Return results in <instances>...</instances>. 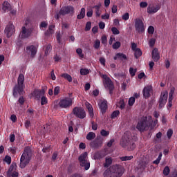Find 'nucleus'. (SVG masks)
<instances>
[{"label":"nucleus","mask_w":177,"mask_h":177,"mask_svg":"<svg viewBox=\"0 0 177 177\" xmlns=\"http://www.w3.org/2000/svg\"><path fill=\"white\" fill-rule=\"evenodd\" d=\"M98 106L102 113H106V111L107 110V100H101L98 103Z\"/></svg>","instance_id":"nucleus-19"},{"label":"nucleus","mask_w":177,"mask_h":177,"mask_svg":"<svg viewBox=\"0 0 177 177\" xmlns=\"http://www.w3.org/2000/svg\"><path fill=\"white\" fill-rule=\"evenodd\" d=\"M113 59L114 60H127L128 58L127 57V55L124 53H118L115 54Z\"/></svg>","instance_id":"nucleus-23"},{"label":"nucleus","mask_w":177,"mask_h":177,"mask_svg":"<svg viewBox=\"0 0 177 177\" xmlns=\"http://www.w3.org/2000/svg\"><path fill=\"white\" fill-rule=\"evenodd\" d=\"M135 104V97H131L129 100V106H133Z\"/></svg>","instance_id":"nucleus-50"},{"label":"nucleus","mask_w":177,"mask_h":177,"mask_svg":"<svg viewBox=\"0 0 177 177\" xmlns=\"http://www.w3.org/2000/svg\"><path fill=\"white\" fill-rule=\"evenodd\" d=\"M62 78H64L65 80H67L68 82H73V77L71 75L67 74V73H64L62 75Z\"/></svg>","instance_id":"nucleus-32"},{"label":"nucleus","mask_w":177,"mask_h":177,"mask_svg":"<svg viewBox=\"0 0 177 177\" xmlns=\"http://www.w3.org/2000/svg\"><path fill=\"white\" fill-rule=\"evenodd\" d=\"M168 100V91H163L161 93L160 101H159V107L161 109L165 106L167 100Z\"/></svg>","instance_id":"nucleus-16"},{"label":"nucleus","mask_w":177,"mask_h":177,"mask_svg":"<svg viewBox=\"0 0 177 177\" xmlns=\"http://www.w3.org/2000/svg\"><path fill=\"white\" fill-rule=\"evenodd\" d=\"M160 9H161V5L160 4H149L147 7V13L154 15V13H157Z\"/></svg>","instance_id":"nucleus-14"},{"label":"nucleus","mask_w":177,"mask_h":177,"mask_svg":"<svg viewBox=\"0 0 177 177\" xmlns=\"http://www.w3.org/2000/svg\"><path fill=\"white\" fill-rule=\"evenodd\" d=\"M157 124H158V120H155L153 122L152 120V122H151V124H150V129H154V128L156 127V125H157Z\"/></svg>","instance_id":"nucleus-38"},{"label":"nucleus","mask_w":177,"mask_h":177,"mask_svg":"<svg viewBox=\"0 0 177 177\" xmlns=\"http://www.w3.org/2000/svg\"><path fill=\"white\" fill-rule=\"evenodd\" d=\"M16 30L15 29V25L12 23H9L5 29V34L8 37V38H10L13 34H15V32Z\"/></svg>","instance_id":"nucleus-13"},{"label":"nucleus","mask_w":177,"mask_h":177,"mask_svg":"<svg viewBox=\"0 0 177 177\" xmlns=\"http://www.w3.org/2000/svg\"><path fill=\"white\" fill-rule=\"evenodd\" d=\"M84 17H85V8H82L80 15H77V19L80 20L81 19H84Z\"/></svg>","instance_id":"nucleus-34"},{"label":"nucleus","mask_w":177,"mask_h":177,"mask_svg":"<svg viewBox=\"0 0 177 177\" xmlns=\"http://www.w3.org/2000/svg\"><path fill=\"white\" fill-rule=\"evenodd\" d=\"M15 139H16V136H15V134H11L10 136V142H11V143H13Z\"/></svg>","instance_id":"nucleus-63"},{"label":"nucleus","mask_w":177,"mask_h":177,"mask_svg":"<svg viewBox=\"0 0 177 177\" xmlns=\"http://www.w3.org/2000/svg\"><path fill=\"white\" fill-rule=\"evenodd\" d=\"M152 91L153 88H151V86H145L142 91L144 97H145V99H147V97H150V95Z\"/></svg>","instance_id":"nucleus-20"},{"label":"nucleus","mask_w":177,"mask_h":177,"mask_svg":"<svg viewBox=\"0 0 177 177\" xmlns=\"http://www.w3.org/2000/svg\"><path fill=\"white\" fill-rule=\"evenodd\" d=\"M149 44V46H151V47L154 46V44H156V39H154V38L150 39Z\"/></svg>","instance_id":"nucleus-53"},{"label":"nucleus","mask_w":177,"mask_h":177,"mask_svg":"<svg viewBox=\"0 0 177 177\" xmlns=\"http://www.w3.org/2000/svg\"><path fill=\"white\" fill-rule=\"evenodd\" d=\"M135 27L138 32H143V31H145V24H143V21L139 18H137L135 20Z\"/></svg>","instance_id":"nucleus-12"},{"label":"nucleus","mask_w":177,"mask_h":177,"mask_svg":"<svg viewBox=\"0 0 177 177\" xmlns=\"http://www.w3.org/2000/svg\"><path fill=\"white\" fill-rule=\"evenodd\" d=\"M74 12V8L71 6H66L62 7L59 13H57L55 16V19L56 20H59L60 19V16H66V15H71Z\"/></svg>","instance_id":"nucleus-7"},{"label":"nucleus","mask_w":177,"mask_h":177,"mask_svg":"<svg viewBox=\"0 0 177 177\" xmlns=\"http://www.w3.org/2000/svg\"><path fill=\"white\" fill-rule=\"evenodd\" d=\"M122 20H124V21L129 20V13L125 12L123 15H122Z\"/></svg>","instance_id":"nucleus-45"},{"label":"nucleus","mask_w":177,"mask_h":177,"mask_svg":"<svg viewBox=\"0 0 177 177\" xmlns=\"http://www.w3.org/2000/svg\"><path fill=\"white\" fill-rule=\"evenodd\" d=\"M173 133H174V131H172V129H169L167 131V135L168 139H171V138L172 137Z\"/></svg>","instance_id":"nucleus-54"},{"label":"nucleus","mask_w":177,"mask_h":177,"mask_svg":"<svg viewBox=\"0 0 177 177\" xmlns=\"http://www.w3.org/2000/svg\"><path fill=\"white\" fill-rule=\"evenodd\" d=\"M151 55L153 61L158 62L160 60V53H158V48H153Z\"/></svg>","instance_id":"nucleus-21"},{"label":"nucleus","mask_w":177,"mask_h":177,"mask_svg":"<svg viewBox=\"0 0 177 177\" xmlns=\"http://www.w3.org/2000/svg\"><path fill=\"white\" fill-rule=\"evenodd\" d=\"M80 74L81 75H86L89 74V70L86 68H82L80 69Z\"/></svg>","instance_id":"nucleus-40"},{"label":"nucleus","mask_w":177,"mask_h":177,"mask_svg":"<svg viewBox=\"0 0 177 177\" xmlns=\"http://www.w3.org/2000/svg\"><path fill=\"white\" fill-rule=\"evenodd\" d=\"M101 19H102V20H109V19H110V14L105 13V14L102 15L101 16Z\"/></svg>","instance_id":"nucleus-49"},{"label":"nucleus","mask_w":177,"mask_h":177,"mask_svg":"<svg viewBox=\"0 0 177 177\" xmlns=\"http://www.w3.org/2000/svg\"><path fill=\"white\" fill-rule=\"evenodd\" d=\"M76 52H77V55H79V56H80V57H84V54H82V49H81V48H77V49L76 50Z\"/></svg>","instance_id":"nucleus-56"},{"label":"nucleus","mask_w":177,"mask_h":177,"mask_svg":"<svg viewBox=\"0 0 177 177\" xmlns=\"http://www.w3.org/2000/svg\"><path fill=\"white\" fill-rule=\"evenodd\" d=\"M121 161H130V160H132L133 158V156H122L119 158Z\"/></svg>","instance_id":"nucleus-35"},{"label":"nucleus","mask_w":177,"mask_h":177,"mask_svg":"<svg viewBox=\"0 0 177 177\" xmlns=\"http://www.w3.org/2000/svg\"><path fill=\"white\" fill-rule=\"evenodd\" d=\"M26 52L28 55H30L31 57H34L37 55V47L34 45L27 46Z\"/></svg>","instance_id":"nucleus-17"},{"label":"nucleus","mask_w":177,"mask_h":177,"mask_svg":"<svg viewBox=\"0 0 177 177\" xmlns=\"http://www.w3.org/2000/svg\"><path fill=\"white\" fill-rule=\"evenodd\" d=\"M101 42L103 45H106L107 44V36L103 35L101 37Z\"/></svg>","instance_id":"nucleus-46"},{"label":"nucleus","mask_w":177,"mask_h":177,"mask_svg":"<svg viewBox=\"0 0 177 177\" xmlns=\"http://www.w3.org/2000/svg\"><path fill=\"white\" fill-rule=\"evenodd\" d=\"M79 161L80 162L81 167H84L86 171H88L91 167V163L88 160V153L84 152L79 157Z\"/></svg>","instance_id":"nucleus-9"},{"label":"nucleus","mask_w":177,"mask_h":177,"mask_svg":"<svg viewBox=\"0 0 177 177\" xmlns=\"http://www.w3.org/2000/svg\"><path fill=\"white\" fill-rule=\"evenodd\" d=\"M48 103V100L46 99V97H41V105L44 106V104H46Z\"/></svg>","instance_id":"nucleus-57"},{"label":"nucleus","mask_w":177,"mask_h":177,"mask_svg":"<svg viewBox=\"0 0 177 177\" xmlns=\"http://www.w3.org/2000/svg\"><path fill=\"white\" fill-rule=\"evenodd\" d=\"M120 46H121V42L120 41H116L112 45L113 49H118Z\"/></svg>","instance_id":"nucleus-43"},{"label":"nucleus","mask_w":177,"mask_h":177,"mask_svg":"<svg viewBox=\"0 0 177 177\" xmlns=\"http://www.w3.org/2000/svg\"><path fill=\"white\" fill-rule=\"evenodd\" d=\"M100 77L103 79L102 82L104 88L109 91L110 95H113V89H114V84L111 81V79L106 75H100Z\"/></svg>","instance_id":"nucleus-6"},{"label":"nucleus","mask_w":177,"mask_h":177,"mask_svg":"<svg viewBox=\"0 0 177 177\" xmlns=\"http://www.w3.org/2000/svg\"><path fill=\"white\" fill-rule=\"evenodd\" d=\"M120 145L122 147H127L129 151L133 150L136 147L133 140H132L130 132L124 133L120 141Z\"/></svg>","instance_id":"nucleus-4"},{"label":"nucleus","mask_w":177,"mask_h":177,"mask_svg":"<svg viewBox=\"0 0 177 177\" xmlns=\"http://www.w3.org/2000/svg\"><path fill=\"white\" fill-rule=\"evenodd\" d=\"M151 122H153V118L150 115L141 118L137 124L136 128L140 132L143 131H149L150 129Z\"/></svg>","instance_id":"nucleus-3"},{"label":"nucleus","mask_w":177,"mask_h":177,"mask_svg":"<svg viewBox=\"0 0 177 177\" xmlns=\"http://www.w3.org/2000/svg\"><path fill=\"white\" fill-rule=\"evenodd\" d=\"M117 5H113L112 8H111V12L112 13H117Z\"/></svg>","instance_id":"nucleus-62"},{"label":"nucleus","mask_w":177,"mask_h":177,"mask_svg":"<svg viewBox=\"0 0 177 177\" xmlns=\"http://www.w3.org/2000/svg\"><path fill=\"white\" fill-rule=\"evenodd\" d=\"M100 134L102 136H109V135H110V131L102 129L100 132Z\"/></svg>","instance_id":"nucleus-48"},{"label":"nucleus","mask_w":177,"mask_h":177,"mask_svg":"<svg viewBox=\"0 0 177 177\" xmlns=\"http://www.w3.org/2000/svg\"><path fill=\"white\" fill-rule=\"evenodd\" d=\"M73 113L77 118H80V120H84V118L86 117V112L82 107H75L73 110Z\"/></svg>","instance_id":"nucleus-10"},{"label":"nucleus","mask_w":177,"mask_h":177,"mask_svg":"<svg viewBox=\"0 0 177 177\" xmlns=\"http://www.w3.org/2000/svg\"><path fill=\"white\" fill-rule=\"evenodd\" d=\"M17 166L16 165H11L7 171V175L9 177H18L19 172L16 170Z\"/></svg>","instance_id":"nucleus-15"},{"label":"nucleus","mask_w":177,"mask_h":177,"mask_svg":"<svg viewBox=\"0 0 177 177\" xmlns=\"http://www.w3.org/2000/svg\"><path fill=\"white\" fill-rule=\"evenodd\" d=\"M91 26L92 23H91V21L87 22L85 27V31H89V30H91Z\"/></svg>","instance_id":"nucleus-52"},{"label":"nucleus","mask_w":177,"mask_h":177,"mask_svg":"<svg viewBox=\"0 0 177 177\" xmlns=\"http://www.w3.org/2000/svg\"><path fill=\"white\" fill-rule=\"evenodd\" d=\"M93 9L95 10L96 17H100L102 15V3H98L93 6Z\"/></svg>","instance_id":"nucleus-18"},{"label":"nucleus","mask_w":177,"mask_h":177,"mask_svg":"<svg viewBox=\"0 0 177 177\" xmlns=\"http://www.w3.org/2000/svg\"><path fill=\"white\" fill-rule=\"evenodd\" d=\"M93 48L95 49H99V48H100V40L95 39L94 41Z\"/></svg>","instance_id":"nucleus-37"},{"label":"nucleus","mask_w":177,"mask_h":177,"mask_svg":"<svg viewBox=\"0 0 177 177\" xmlns=\"http://www.w3.org/2000/svg\"><path fill=\"white\" fill-rule=\"evenodd\" d=\"M95 138H96V134L93 132H89L86 135V139H87V140H93Z\"/></svg>","instance_id":"nucleus-29"},{"label":"nucleus","mask_w":177,"mask_h":177,"mask_svg":"<svg viewBox=\"0 0 177 177\" xmlns=\"http://www.w3.org/2000/svg\"><path fill=\"white\" fill-rule=\"evenodd\" d=\"M118 115H120V111H114L111 115V118H112V120H114V118H117Z\"/></svg>","instance_id":"nucleus-36"},{"label":"nucleus","mask_w":177,"mask_h":177,"mask_svg":"<svg viewBox=\"0 0 177 177\" xmlns=\"http://www.w3.org/2000/svg\"><path fill=\"white\" fill-rule=\"evenodd\" d=\"M113 164V159L110 157L106 158L105 159V163L104 164V167L105 168H107L108 167H110Z\"/></svg>","instance_id":"nucleus-27"},{"label":"nucleus","mask_w":177,"mask_h":177,"mask_svg":"<svg viewBox=\"0 0 177 177\" xmlns=\"http://www.w3.org/2000/svg\"><path fill=\"white\" fill-rule=\"evenodd\" d=\"M134 56L136 59H139V57L142 56V50H140V48H137V50H134Z\"/></svg>","instance_id":"nucleus-33"},{"label":"nucleus","mask_w":177,"mask_h":177,"mask_svg":"<svg viewBox=\"0 0 177 177\" xmlns=\"http://www.w3.org/2000/svg\"><path fill=\"white\" fill-rule=\"evenodd\" d=\"M5 161H6L8 164H10V162H12V158H10V156H6L5 157Z\"/></svg>","instance_id":"nucleus-61"},{"label":"nucleus","mask_w":177,"mask_h":177,"mask_svg":"<svg viewBox=\"0 0 177 177\" xmlns=\"http://www.w3.org/2000/svg\"><path fill=\"white\" fill-rule=\"evenodd\" d=\"M157 124H158V120H155L153 122L152 120V122H151V124H150V129H154V128L156 127V125H157Z\"/></svg>","instance_id":"nucleus-39"},{"label":"nucleus","mask_w":177,"mask_h":177,"mask_svg":"<svg viewBox=\"0 0 177 177\" xmlns=\"http://www.w3.org/2000/svg\"><path fill=\"white\" fill-rule=\"evenodd\" d=\"M30 21L26 20L25 21V26L22 27V30L19 34V38H21L22 39L24 38H28L30 35H31V32H32V28H29L30 24Z\"/></svg>","instance_id":"nucleus-8"},{"label":"nucleus","mask_w":177,"mask_h":177,"mask_svg":"<svg viewBox=\"0 0 177 177\" xmlns=\"http://www.w3.org/2000/svg\"><path fill=\"white\" fill-rule=\"evenodd\" d=\"M100 62L102 66H106V59L103 57H100Z\"/></svg>","instance_id":"nucleus-55"},{"label":"nucleus","mask_w":177,"mask_h":177,"mask_svg":"<svg viewBox=\"0 0 177 177\" xmlns=\"http://www.w3.org/2000/svg\"><path fill=\"white\" fill-rule=\"evenodd\" d=\"M147 31L150 35H153L154 34V27L152 26H149Z\"/></svg>","instance_id":"nucleus-47"},{"label":"nucleus","mask_w":177,"mask_h":177,"mask_svg":"<svg viewBox=\"0 0 177 177\" xmlns=\"http://www.w3.org/2000/svg\"><path fill=\"white\" fill-rule=\"evenodd\" d=\"M59 106L61 109H68V107H71L73 106V98L66 97L60 100Z\"/></svg>","instance_id":"nucleus-11"},{"label":"nucleus","mask_w":177,"mask_h":177,"mask_svg":"<svg viewBox=\"0 0 177 177\" xmlns=\"http://www.w3.org/2000/svg\"><path fill=\"white\" fill-rule=\"evenodd\" d=\"M111 31L114 35H118V34H120V30H118V29H117L115 27H113L111 28Z\"/></svg>","instance_id":"nucleus-51"},{"label":"nucleus","mask_w":177,"mask_h":177,"mask_svg":"<svg viewBox=\"0 0 177 177\" xmlns=\"http://www.w3.org/2000/svg\"><path fill=\"white\" fill-rule=\"evenodd\" d=\"M136 71H137L136 68H133L131 67L129 68V74H130V75H131V77H135V75L136 74Z\"/></svg>","instance_id":"nucleus-41"},{"label":"nucleus","mask_w":177,"mask_h":177,"mask_svg":"<svg viewBox=\"0 0 177 177\" xmlns=\"http://www.w3.org/2000/svg\"><path fill=\"white\" fill-rule=\"evenodd\" d=\"M46 27H48V22L43 21L40 24V28H46Z\"/></svg>","instance_id":"nucleus-59"},{"label":"nucleus","mask_w":177,"mask_h":177,"mask_svg":"<svg viewBox=\"0 0 177 177\" xmlns=\"http://www.w3.org/2000/svg\"><path fill=\"white\" fill-rule=\"evenodd\" d=\"M8 150V152L13 156V157H15V156H16V153H17V147L15 146L10 147Z\"/></svg>","instance_id":"nucleus-26"},{"label":"nucleus","mask_w":177,"mask_h":177,"mask_svg":"<svg viewBox=\"0 0 177 177\" xmlns=\"http://www.w3.org/2000/svg\"><path fill=\"white\" fill-rule=\"evenodd\" d=\"M117 107H119V109H121V110L125 109V102H124V100H120V101L117 103Z\"/></svg>","instance_id":"nucleus-31"},{"label":"nucleus","mask_w":177,"mask_h":177,"mask_svg":"<svg viewBox=\"0 0 177 177\" xmlns=\"http://www.w3.org/2000/svg\"><path fill=\"white\" fill-rule=\"evenodd\" d=\"M59 92H60V87L59 86L55 87L54 89V95L55 96L59 95Z\"/></svg>","instance_id":"nucleus-58"},{"label":"nucleus","mask_w":177,"mask_h":177,"mask_svg":"<svg viewBox=\"0 0 177 177\" xmlns=\"http://www.w3.org/2000/svg\"><path fill=\"white\" fill-rule=\"evenodd\" d=\"M44 49L45 56H48L49 55V52L52 50V46L50 44H48L44 46Z\"/></svg>","instance_id":"nucleus-28"},{"label":"nucleus","mask_w":177,"mask_h":177,"mask_svg":"<svg viewBox=\"0 0 177 177\" xmlns=\"http://www.w3.org/2000/svg\"><path fill=\"white\" fill-rule=\"evenodd\" d=\"M124 174V167L120 165L112 166L104 172V177H121Z\"/></svg>","instance_id":"nucleus-2"},{"label":"nucleus","mask_w":177,"mask_h":177,"mask_svg":"<svg viewBox=\"0 0 177 177\" xmlns=\"http://www.w3.org/2000/svg\"><path fill=\"white\" fill-rule=\"evenodd\" d=\"M131 49L134 52L135 50L139 48H138V45L136 43H131Z\"/></svg>","instance_id":"nucleus-60"},{"label":"nucleus","mask_w":177,"mask_h":177,"mask_svg":"<svg viewBox=\"0 0 177 177\" xmlns=\"http://www.w3.org/2000/svg\"><path fill=\"white\" fill-rule=\"evenodd\" d=\"M24 75L23 74H20L17 80V85H16L13 90V95L15 97H17V93L21 95L23 93V91L24 89Z\"/></svg>","instance_id":"nucleus-5"},{"label":"nucleus","mask_w":177,"mask_h":177,"mask_svg":"<svg viewBox=\"0 0 177 177\" xmlns=\"http://www.w3.org/2000/svg\"><path fill=\"white\" fill-rule=\"evenodd\" d=\"M32 158V149L31 147H26L24 149V152L21 156L19 167L20 168L24 169L25 167H27L30 162L31 161V158Z\"/></svg>","instance_id":"nucleus-1"},{"label":"nucleus","mask_w":177,"mask_h":177,"mask_svg":"<svg viewBox=\"0 0 177 177\" xmlns=\"http://www.w3.org/2000/svg\"><path fill=\"white\" fill-rule=\"evenodd\" d=\"M175 93V88H171L169 94V99H174V94Z\"/></svg>","instance_id":"nucleus-44"},{"label":"nucleus","mask_w":177,"mask_h":177,"mask_svg":"<svg viewBox=\"0 0 177 177\" xmlns=\"http://www.w3.org/2000/svg\"><path fill=\"white\" fill-rule=\"evenodd\" d=\"M33 95H34V96H35V97L37 99H41V96H42L44 95V91L35 90L33 92Z\"/></svg>","instance_id":"nucleus-25"},{"label":"nucleus","mask_w":177,"mask_h":177,"mask_svg":"<svg viewBox=\"0 0 177 177\" xmlns=\"http://www.w3.org/2000/svg\"><path fill=\"white\" fill-rule=\"evenodd\" d=\"M85 106L88 111V114H89L90 117L91 118H93V115H94L93 107H92V105L91 104H89V102H85Z\"/></svg>","instance_id":"nucleus-22"},{"label":"nucleus","mask_w":177,"mask_h":177,"mask_svg":"<svg viewBox=\"0 0 177 177\" xmlns=\"http://www.w3.org/2000/svg\"><path fill=\"white\" fill-rule=\"evenodd\" d=\"M2 10L3 12H8L10 10V4L8 1H4L3 3Z\"/></svg>","instance_id":"nucleus-24"},{"label":"nucleus","mask_w":177,"mask_h":177,"mask_svg":"<svg viewBox=\"0 0 177 177\" xmlns=\"http://www.w3.org/2000/svg\"><path fill=\"white\" fill-rule=\"evenodd\" d=\"M147 2H146V1H142V2H141L140 3V8H147Z\"/></svg>","instance_id":"nucleus-64"},{"label":"nucleus","mask_w":177,"mask_h":177,"mask_svg":"<svg viewBox=\"0 0 177 177\" xmlns=\"http://www.w3.org/2000/svg\"><path fill=\"white\" fill-rule=\"evenodd\" d=\"M169 167L168 166H166L163 170V175H165V176H168V175H169Z\"/></svg>","instance_id":"nucleus-42"},{"label":"nucleus","mask_w":177,"mask_h":177,"mask_svg":"<svg viewBox=\"0 0 177 177\" xmlns=\"http://www.w3.org/2000/svg\"><path fill=\"white\" fill-rule=\"evenodd\" d=\"M55 32V26L54 25H50L48 30L45 32L46 35H50V34H53Z\"/></svg>","instance_id":"nucleus-30"}]
</instances>
